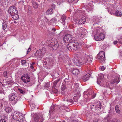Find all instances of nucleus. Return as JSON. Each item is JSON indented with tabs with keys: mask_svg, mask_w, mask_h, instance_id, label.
Returning a JSON list of instances; mask_svg holds the SVG:
<instances>
[{
	"mask_svg": "<svg viewBox=\"0 0 122 122\" xmlns=\"http://www.w3.org/2000/svg\"><path fill=\"white\" fill-rule=\"evenodd\" d=\"M72 36L70 35L67 34L63 38L64 41L66 43L68 44L66 45L67 49L70 51H75L78 49L79 47V43L76 41H71Z\"/></svg>",
	"mask_w": 122,
	"mask_h": 122,
	"instance_id": "nucleus-1",
	"label": "nucleus"
},
{
	"mask_svg": "<svg viewBox=\"0 0 122 122\" xmlns=\"http://www.w3.org/2000/svg\"><path fill=\"white\" fill-rule=\"evenodd\" d=\"M77 57H74L73 58L72 61L73 63L76 65L80 66L79 65H81L83 64H86L89 61L91 62L92 60V57L91 55H86L85 56V58L83 59L82 62L79 61L78 60Z\"/></svg>",
	"mask_w": 122,
	"mask_h": 122,
	"instance_id": "nucleus-2",
	"label": "nucleus"
},
{
	"mask_svg": "<svg viewBox=\"0 0 122 122\" xmlns=\"http://www.w3.org/2000/svg\"><path fill=\"white\" fill-rule=\"evenodd\" d=\"M97 59L100 63L102 64L104 63L105 60V52L100 51L97 55Z\"/></svg>",
	"mask_w": 122,
	"mask_h": 122,
	"instance_id": "nucleus-3",
	"label": "nucleus"
},
{
	"mask_svg": "<svg viewBox=\"0 0 122 122\" xmlns=\"http://www.w3.org/2000/svg\"><path fill=\"white\" fill-rule=\"evenodd\" d=\"M13 118L15 120L19 122H22L24 121L23 117L19 113L14 112L12 115Z\"/></svg>",
	"mask_w": 122,
	"mask_h": 122,
	"instance_id": "nucleus-4",
	"label": "nucleus"
},
{
	"mask_svg": "<svg viewBox=\"0 0 122 122\" xmlns=\"http://www.w3.org/2000/svg\"><path fill=\"white\" fill-rule=\"evenodd\" d=\"M76 32V34L81 38H83L85 34L84 30L81 28L78 29Z\"/></svg>",
	"mask_w": 122,
	"mask_h": 122,
	"instance_id": "nucleus-5",
	"label": "nucleus"
},
{
	"mask_svg": "<svg viewBox=\"0 0 122 122\" xmlns=\"http://www.w3.org/2000/svg\"><path fill=\"white\" fill-rule=\"evenodd\" d=\"M113 82H110V84H108V85L107 84H108V83H107L106 84V86L107 87H110V85L111 86L112 85L113 86L114 85V83H116V84L118 83L120 81V80L118 76H115L114 79L113 80Z\"/></svg>",
	"mask_w": 122,
	"mask_h": 122,
	"instance_id": "nucleus-6",
	"label": "nucleus"
},
{
	"mask_svg": "<svg viewBox=\"0 0 122 122\" xmlns=\"http://www.w3.org/2000/svg\"><path fill=\"white\" fill-rule=\"evenodd\" d=\"M86 21V17L85 16H83L81 18L78 20H75L74 21L76 24L77 25H81L84 24Z\"/></svg>",
	"mask_w": 122,
	"mask_h": 122,
	"instance_id": "nucleus-7",
	"label": "nucleus"
},
{
	"mask_svg": "<svg viewBox=\"0 0 122 122\" xmlns=\"http://www.w3.org/2000/svg\"><path fill=\"white\" fill-rule=\"evenodd\" d=\"M8 12L11 15L12 14H13L17 13L18 11L17 9L15 6H12L10 7L9 8Z\"/></svg>",
	"mask_w": 122,
	"mask_h": 122,
	"instance_id": "nucleus-8",
	"label": "nucleus"
},
{
	"mask_svg": "<svg viewBox=\"0 0 122 122\" xmlns=\"http://www.w3.org/2000/svg\"><path fill=\"white\" fill-rule=\"evenodd\" d=\"M104 35L102 33L96 34L95 35L94 38L96 41H99L103 39L104 37Z\"/></svg>",
	"mask_w": 122,
	"mask_h": 122,
	"instance_id": "nucleus-9",
	"label": "nucleus"
},
{
	"mask_svg": "<svg viewBox=\"0 0 122 122\" xmlns=\"http://www.w3.org/2000/svg\"><path fill=\"white\" fill-rule=\"evenodd\" d=\"M34 119L35 122H43L44 119L42 116L37 114L34 117Z\"/></svg>",
	"mask_w": 122,
	"mask_h": 122,
	"instance_id": "nucleus-10",
	"label": "nucleus"
},
{
	"mask_svg": "<svg viewBox=\"0 0 122 122\" xmlns=\"http://www.w3.org/2000/svg\"><path fill=\"white\" fill-rule=\"evenodd\" d=\"M101 104L100 105H92L91 106V107H90V108L92 110L93 109H95L97 110H99L101 108Z\"/></svg>",
	"mask_w": 122,
	"mask_h": 122,
	"instance_id": "nucleus-11",
	"label": "nucleus"
},
{
	"mask_svg": "<svg viewBox=\"0 0 122 122\" xmlns=\"http://www.w3.org/2000/svg\"><path fill=\"white\" fill-rule=\"evenodd\" d=\"M94 6L90 4H88L86 7V9L88 12L92 11L93 9Z\"/></svg>",
	"mask_w": 122,
	"mask_h": 122,
	"instance_id": "nucleus-12",
	"label": "nucleus"
},
{
	"mask_svg": "<svg viewBox=\"0 0 122 122\" xmlns=\"http://www.w3.org/2000/svg\"><path fill=\"white\" fill-rule=\"evenodd\" d=\"M35 56H38L39 57L42 58L43 56V54L41 52V50H37L36 53L35 54Z\"/></svg>",
	"mask_w": 122,
	"mask_h": 122,
	"instance_id": "nucleus-13",
	"label": "nucleus"
},
{
	"mask_svg": "<svg viewBox=\"0 0 122 122\" xmlns=\"http://www.w3.org/2000/svg\"><path fill=\"white\" fill-rule=\"evenodd\" d=\"M66 18V16L64 15H61V19L60 20V21L63 25L65 24V20Z\"/></svg>",
	"mask_w": 122,
	"mask_h": 122,
	"instance_id": "nucleus-14",
	"label": "nucleus"
},
{
	"mask_svg": "<svg viewBox=\"0 0 122 122\" xmlns=\"http://www.w3.org/2000/svg\"><path fill=\"white\" fill-rule=\"evenodd\" d=\"M9 100L10 101H13L15 99V95L14 93H10L9 96Z\"/></svg>",
	"mask_w": 122,
	"mask_h": 122,
	"instance_id": "nucleus-15",
	"label": "nucleus"
},
{
	"mask_svg": "<svg viewBox=\"0 0 122 122\" xmlns=\"http://www.w3.org/2000/svg\"><path fill=\"white\" fill-rule=\"evenodd\" d=\"M51 45L54 46V47H58L59 46V44L58 43V42L57 40L55 39L53 41H52L51 42Z\"/></svg>",
	"mask_w": 122,
	"mask_h": 122,
	"instance_id": "nucleus-16",
	"label": "nucleus"
},
{
	"mask_svg": "<svg viewBox=\"0 0 122 122\" xmlns=\"http://www.w3.org/2000/svg\"><path fill=\"white\" fill-rule=\"evenodd\" d=\"M90 77V74H86L85 75L83 76L82 79L83 81L85 82L87 81Z\"/></svg>",
	"mask_w": 122,
	"mask_h": 122,
	"instance_id": "nucleus-17",
	"label": "nucleus"
},
{
	"mask_svg": "<svg viewBox=\"0 0 122 122\" xmlns=\"http://www.w3.org/2000/svg\"><path fill=\"white\" fill-rule=\"evenodd\" d=\"M53 12V9L52 8H49L46 12V14L47 15H51Z\"/></svg>",
	"mask_w": 122,
	"mask_h": 122,
	"instance_id": "nucleus-18",
	"label": "nucleus"
},
{
	"mask_svg": "<svg viewBox=\"0 0 122 122\" xmlns=\"http://www.w3.org/2000/svg\"><path fill=\"white\" fill-rule=\"evenodd\" d=\"M66 84H63L62 86L61 87V90L62 92L61 94L62 95H65V90L66 88Z\"/></svg>",
	"mask_w": 122,
	"mask_h": 122,
	"instance_id": "nucleus-19",
	"label": "nucleus"
},
{
	"mask_svg": "<svg viewBox=\"0 0 122 122\" xmlns=\"http://www.w3.org/2000/svg\"><path fill=\"white\" fill-rule=\"evenodd\" d=\"M11 15L13 19L15 20H17L19 18V16L17 13H15V14H12Z\"/></svg>",
	"mask_w": 122,
	"mask_h": 122,
	"instance_id": "nucleus-20",
	"label": "nucleus"
},
{
	"mask_svg": "<svg viewBox=\"0 0 122 122\" xmlns=\"http://www.w3.org/2000/svg\"><path fill=\"white\" fill-rule=\"evenodd\" d=\"M61 78L57 79V80L54 82L53 83V86H56L57 83H60L61 82Z\"/></svg>",
	"mask_w": 122,
	"mask_h": 122,
	"instance_id": "nucleus-21",
	"label": "nucleus"
},
{
	"mask_svg": "<svg viewBox=\"0 0 122 122\" xmlns=\"http://www.w3.org/2000/svg\"><path fill=\"white\" fill-rule=\"evenodd\" d=\"M93 93V91L92 90V89H88L87 91H85L84 92L86 94L88 95L89 96L91 95H92V93Z\"/></svg>",
	"mask_w": 122,
	"mask_h": 122,
	"instance_id": "nucleus-22",
	"label": "nucleus"
},
{
	"mask_svg": "<svg viewBox=\"0 0 122 122\" xmlns=\"http://www.w3.org/2000/svg\"><path fill=\"white\" fill-rule=\"evenodd\" d=\"M7 120V117L5 116H3L2 117L1 119L0 120V122H6Z\"/></svg>",
	"mask_w": 122,
	"mask_h": 122,
	"instance_id": "nucleus-23",
	"label": "nucleus"
},
{
	"mask_svg": "<svg viewBox=\"0 0 122 122\" xmlns=\"http://www.w3.org/2000/svg\"><path fill=\"white\" fill-rule=\"evenodd\" d=\"M21 79L25 83L29 82L30 81V80H27L25 78V77H24V76H22Z\"/></svg>",
	"mask_w": 122,
	"mask_h": 122,
	"instance_id": "nucleus-24",
	"label": "nucleus"
},
{
	"mask_svg": "<svg viewBox=\"0 0 122 122\" xmlns=\"http://www.w3.org/2000/svg\"><path fill=\"white\" fill-rule=\"evenodd\" d=\"M7 22L6 21L2 23V29L3 30H5L6 29L7 26Z\"/></svg>",
	"mask_w": 122,
	"mask_h": 122,
	"instance_id": "nucleus-25",
	"label": "nucleus"
},
{
	"mask_svg": "<svg viewBox=\"0 0 122 122\" xmlns=\"http://www.w3.org/2000/svg\"><path fill=\"white\" fill-rule=\"evenodd\" d=\"M32 6L35 8H37L38 7V5L37 2L35 1H33L32 2Z\"/></svg>",
	"mask_w": 122,
	"mask_h": 122,
	"instance_id": "nucleus-26",
	"label": "nucleus"
},
{
	"mask_svg": "<svg viewBox=\"0 0 122 122\" xmlns=\"http://www.w3.org/2000/svg\"><path fill=\"white\" fill-rule=\"evenodd\" d=\"M115 14L117 16L121 17L122 15V14L121 12L118 10L116 11Z\"/></svg>",
	"mask_w": 122,
	"mask_h": 122,
	"instance_id": "nucleus-27",
	"label": "nucleus"
},
{
	"mask_svg": "<svg viewBox=\"0 0 122 122\" xmlns=\"http://www.w3.org/2000/svg\"><path fill=\"white\" fill-rule=\"evenodd\" d=\"M79 70L77 69H74L73 70L72 72L73 74L76 75H77L78 74Z\"/></svg>",
	"mask_w": 122,
	"mask_h": 122,
	"instance_id": "nucleus-28",
	"label": "nucleus"
},
{
	"mask_svg": "<svg viewBox=\"0 0 122 122\" xmlns=\"http://www.w3.org/2000/svg\"><path fill=\"white\" fill-rule=\"evenodd\" d=\"M69 80L68 79L66 78L64 81L62 83V84H66V85L69 83Z\"/></svg>",
	"mask_w": 122,
	"mask_h": 122,
	"instance_id": "nucleus-29",
	"label": "nucleus"
},
{
	"mask_svg": "<svg viewBox=\"0 0 122 122\" xmlns=\"http://www.w3.org/2000/svg\"><path fill=\"white\" fill-rule=\"evenodd\" d=\"M41 50V52L42 53V54H43V56L45 54L46 52V49L45 48H43L42 49H40Z\"/></svg>",
	"mask_w": 122,
	"mask_h": 122,
	"instance_id": "nucleus-30",
	"label": "nucleus"
},
{
	"mask_svg": "<svg viewBox=\"0 0 122 122\" xmlns=\"http://www.w3.org/2000/svg\"><path fill=\"white\" fill-rule=\"evenodd\" d=\"M55 87L56 86H53L52 87V90L53 92V94L57 93L58 92V91L55 88Z\"/></svg>",
	"mask_w": 122,
	"mask_h": 122,
	"instance_id": "nucleus-31",
	"label": "nucleus"
},
{
	"mask_svg": "<svg viewBox=\"0 0 122 122\" xmlns=\"http://www.w3.org/2000/svg\"><path fill=\"white\" fill-rule=\"evenodd\" d=\"M55 106L54 105H52L51 107L50 111H49V112L50 113H51L53 112H54V110L55 109Z\"/></svg>",
	"mask_w": 122,
	"mask_h": 122,
	"instance_id": "nucleus-32",
	"label": "nucleus"
},
{
	"mask_svg": "<svg viewBox=\"0 0 122 122\" xmlns=\"http://www.w3.org/2000/svg\"><path fill=\"white\" fill-rule=\"evenodd\" d=\"M115 110L117 113L119 114L120 113V110H119V107L117 105H116L115 106Z\"/></svg>",
	"mask_w": 122,
	"mask_h": 122,
	"instance_id": "nucleus-33",
	"label": "nucleus"
},
{
	"mask_svg": "<svg viewBox=\"0 0 122 122\" xmlns=\"http://www.w3.org/2000/svg\"><path fill=\"white\" fill-rule=\"evenodd\" d=\"M5 110L7 112L9 113L11 111V109L10 107H7L5 108Z\"/></svg>",
	"mask_w": 122,
	"mask_h": 122,
	"instance_id": "nucleus-34",
	"label": "nucleus"
},
{
	"mask_svg": "<svg viewBox=\"0 0 122 122\" xmlns=\"http://www.w3.org/2000/svg\"><path fill=\"white\" fill-rule=\"evenodd\" d=\"M30 106H31V107L33 109H34L35 108V104L34 103H33L31 102L30 103Z\"/></svg>",
	"mask_w": 122,
	"mask_h": 122,
	"instance_id": "nucleus-35",
	"label": "nucleus"
},
{
	"mask_svg": "<svg viewBox=\"0 0 122 122\" xmlns=\"http://www.w3.org/2000/svg\"><path fill=\"white\" fill-rule=\"evenodd\" d=\"M78 97L77 96H76L73 97V99L75 102H77L78 101Z\"/></svg>",
	"mask_w": 122,
	"mask_h": 122,
	"instance_id": "nucleus-36",
	"label": "nucleus"
},
{
	"mask_svg": "<svg viewBox=\"0 0 122 122\" xmlns=\"http://www.w3.org/2000/svg\"><path fill=\"white\" fill-rule=\"evenodd\" d=\"M35 62L34 61H33L31 64H30V68L31 69H33L34 68V65L35 64Z\"/></svg>",
	"mask_w": 122,
	"mask_h": 122,
	"instance_id": "nucleus-37",
	"label": "nucleus"
},
{
	"mask_svg": "<svg viewBox=\"0 0 122 122\" xmlns=\"http://www.w3.org/2000/svg\"><path fill=\"white\" fill-rule=\"evenodd\" d=\"M102 79L100 78H97V81L98 84H100L102 81Z\"/></svg>",
	"mask_w": 122,
	"mask_h": 122,
	"instance_id": "nucleus-38",
	"label": "nucleus"
},
{
	"mask_svg": "<svg viewBox=\"0 0 122 122\" xmlns=\"http://www.w3.org/2000/svg\"><path fill=\"white\" fill-rule=\"evenodd\" d=\"M24 77H25V78L27 80H30V77L29 76V75H28L27 74H26L25 76Z\"/></svg>",
	"mask_w": 122,
	"mask_h": 122,
	"instance_id": "nucleus-39",
	"label": "nucleus"
},
{
	"mask_svg": "<svg viewBox=\"0 0 122 122\" xmlns=\"http://www.w3.org/2000/svg\"><path fill=\"white\" fill-rule=\"evenodd\" d=\"M50 83L49 82H47L46 83L45 85L44 86L45 87H47L48 88L49 87L50 85Z\"/></svg>",
	"mask_w": 122,
	"mask_h": 122,
	"instance_id": "nucleus-40",
	"label": "nucleus"
},
{
	"mask_svg": "<svg viewBox=\"0 0 122 122\" xmlns=\"http://www.w3.org/2000/svg\"><path fill=\"white\" fill-rule=\"evenodd\" d=\"M56 20V19L55 18H52L51 20V22H55Z\"/></svg>",
	"mask_w": 122,
	"mask_h": 122,
	"instance_id": "nucleus-41",
	"label": "nucleus"
},
{
	"mask_svg": "<svg viewBox=\"0 0 122 122\" xmlns=\"http://www.w3.org/2000/svg\"><path fill=\"white\" fill-rule=\"evenodd\" d=\"M3 75L4 77H6L7 75V71H5L3 73Z\"/></svg>",
	"mask_w": 122,
	"mask_h": 122,
	"instance_id": "nucleus-42",
	"label": "nucleus"
},
{
	"mask_svg": "<svg viewBox=\"0 0 122 122\" xmlns=\"http://www.w3.org/2000/svg\"><path fill=\"white\" fill-rule=\"evenodd\" d=\"M21 62L22 64L24 65L26 63V61L25 60H22L21 61Z\"/></svg>",
	"mask_w": 122,
	"mask_h": 122,
	"instance_id": "nucleus-43",
	"label": "nucleus"
},
{
	"mask_svg": "<svg viewBox=\"0 0 122 122\" xmlns=\"http://www.w3.org/2000/svg\"><path fill=\"white\" fill-rule=\"evenodd\" d=\"M18 90L22 94H24L25 92L24 91L22 90L21 89H20Z\"/></svg>",
	"mask_w": 122,
	"mask_h": 122,
	"instance_id": "nucleus-44",
	"label": "nucleus"
},
{
	"mask_svg": "<svg viewBox=\"0 0 122 122\" xmlns=\"http://www.w3.org/2000/svg\"><path fill=\"white\" fill-rule=\"evenodd\" d=\"M99 78L101 79L103 78L104 77L103 75L102 74H101L99 75Z\"/></svg>",
	"mask_w": 122,
	"mask_h": 122,
	"instance_id": "nucleus-45",
	"label": "nucleus"
},
{
	"mask_svg": "<svg viewBox=\"0 0 122 122\" xmlns=\"http://www.w3.org/2000/svg\"><path fill=\"white\" fill-rule=\"evenodd\" d=\"M76 96H77L79 97L81 96L80 92L79 91L76 94Z\"/></svg>",
	"mask_w": 122,
	"mask_h": 122,
	"instance_id": "nucleus-46",
	"label": "nucleus"
},
{
	"mask_svg": "<svg viewBox=\"0 0 122 122\" xmlns=\"http://www.w3.org/2000/svg\"><path fill=\"white\" fill-rule=\"evenodd\" d=\"M67 2L69 3H72V2L74 1L75 0H67Z\"/></svg>",
	"mask_w": 122,
	"mask_h": 122,
	"instance_id": "nucleus-47",
	"label": "nucleus"
},
{
	"mask_svg": "<svg viewBox=\"0 0 122 122\" xmlns=\"http://www.w3.org/2000/svg\"><path fill=\"white\" fill-rule=\"evenodd\" d=\"M51 7L52 8V9H55V5L54 4H52L51 5Z\"/></svg>",
	"mask_w": 122,
	"mask_h": 122,
	"instance_id": "nucleus-48",
	"label": "nucleus"
},
{
	"mask_svg": "<svg viewBox=\"0 0 122 122\" xmlns=\"http://www.w3.org/2000/svg\"><path fill=\"white\" fill-rule=\"evenodd\" d=\"M79 86V84L78 83H76L75 84V87H78Z\"/></svg>",
	"mask_w": 122,
	"mask_h": 122,
	"instance_id": "nucleus-49",
	"label": "nucleus"
},
{
	"mask_svg": "<svg viewBox=\"0 0 122 122\" xmlns=\"http://www.w3.org/2000/svg\"><path fill=\"white\" fill-rule=\"evenodd\" d=\"M117 119L115 118L114 120H113L111 122H117Z\"/></svg>",
	"mask_w": 122,
	"mask_h": 122,
	"instance_id": "nucleus-50",
	"label": "nucleus"
},
{
	"mask_svg": "<svg viewBox=\"0 0 122 122\" xmlns=\"http://www.w3.org/2000/svg\"><path fill=\"white\" fill-rule=\"evenodd\" d=\"M31 51V49L30 48V47L28 48L27 51V53L28 54Z\"/></svg>",
	"mask_w": 122,
	"mask_h": 122,
	"instance_id": "nucleus-51",
	"label": "nucleus"
},
{
	"mask_svg": "<svg viewBox=\"0 0 122 122\" xmlns=\"http://www.w3.org/2000/svg\"><path fill=\"white\" fill-rule=\"evenodd\" d=\"M101 69L102 71H103L105 70V68L104 67V66H102L101 67Z\"/></svg>",
	"mask_w": 122,
	"mask_h": 122,
	"instance_id": "nucleus-52",
	"label": "nucleus"
},
{
	"mask_svg": "<svg viewBox=\"0 0 122 122\" xmlns=\"http://www.w3.org/2000/svg\"><path fill=\"white\" fill-rule=\"evenodd\" d=\"M118 42V41H114L113 42V43L114 45H116L117 43V42Z\"/></svg>",
	"mask_w": 122,
	"mask_h": 122,
	"instance_id": "nucleus-53",
	"label": "nucleus"
},
{
	"mask_svg": "<svg viewBox=\"0 0 122 122\" xmlns=\"http://www.w3.org/2000/svg\"><path fill=\"white\" fill-rule=\"evenodd\" d=\"M69 63L68 64V65H71L72 64V62L71 61H69Z\"/></svg>",
	"mask_w": 122,
	"mask_h": 122,
	"instance_id": "nucleus-54",
	"label": "nucleus"
},
{
	"mask_svg": "<svg viewBox=\"0 0 122 122\" xmlns=\"http://www.w3.org/2000/svg\"><path fill=\"white\" fill-rule=\"evenodd\" d=\"M52 30L53 31L55 32L56 30V29L55 28H52Z\"/></svg>",
	"mask_w": 122,
	"mask_h": 122,
	"instance_id": "nucleus-55",
	"label": "nucleus"
},
{
	"mask_svg": "<svg viewBox=\"0 0 122 122\" xmlns=\"http://www.w3.org/2000/svg\"><path fill=\"white\" fill-rule=\"evenodd\" d=\"M4 93L3 91L0 90V93Z\"/></svg>",
	"mask_w": 122,
	"mask_h": 122,
	"instance_id": "nucleus-56",
	"label": "nucleus"
},
{
	"mask_svg": "<svg viewBox=\"0 0 122 122\" xmlns=\"http://www.w3.org/2000/svg\"><path fill=\"white\" fill-rule=\"evenodd\" d=\"M98 120L97 119H96L95 121H94V120L93 121V122H98Z\"/></svg>",
	"mask_w": 122,
	"mask_h": 122,
	"instance_id": "nucleus-57",
	"label": "nucleus"
},
{
	"mask_svg": "<svg viewBox=\"0 0 122 122\" xmlns=\"http://www.w3.org/2000/svg\"><path fill=\"white\" fill-rule=\"evenodd\" d=\"M47 64V62L46 61H45L44 63L43 64L44 65H46Z\"/></svg>",
	"mask_w": 122,
	"mask_h": 122,
	"instance_id": "nucleus-58",
	"label": "nucleus"
},
{
	"mask_svg": "<svg viewBox=\"0 0 122 122\" xmlns=\"http://www.w3.org/2000/svg\"><path fill=\"white\" fill-rule=\"evenodd\" d=\"M14 22V23H15V24H16V21H15Z\"/></svg>",
	"mask_w": 122,
	"mask_h": 122,
	"instance_id": "nucleus-59",
	"label": "nucleus"
},
{
	"mask_svg": "<svg viewBox=\"0 0 122 122\" xmlns=\"http://www.w3.org/2000/svg\"><path fill=\"white\" fill-rule=\"evenodd\" d=\"M1 11H0V15H1Z\"/></svg>",
	"mask_w": 122,
	"mask_h": 122,
	"instance_id": "nucleus-60",
	"label": "nucleus"
},
{
	"mask_svg": "<svg viewBox=\"0 0 122 122\" xmlns=\"http://www.w3.org/2000/svg\"><path fill=\"white\" fill-rule=\"evenodd\" d=\"M17 99H16L15 100L16 101H15V103H16L17 102Z\"/></svg>",
	"mask_w": 122,
	"mask_h": 122,
	"instance_id": "nucleus-61",
	"label": "nucleus"
},
{
	"mask_svg": "<svg viewBox=\"0 0 122 122\" xmlns=\"http://www.w3.org/2000/svg\"><path fill=\"white\" fill-rule=\"evenodd\" d=\"M77 122V121H76L75 122Z\"/></svg>",
	"mask_w": 122,
	"mask_h": 122,
	"instance_id": "nucleus-62",
	"label": "nucleus"
},
{
	"mask_svg": "<svg viewBox=\"0 0 122 122\" xmlns=\"http://www.w3.org/2000/svg\"><path fill=\"white\" fill-rule=\"evenodd\" d=\"M72 25V27H74V26H73V25Z\"/></svg>",
	"mask_w": 122,
	"mask_h": 122,
	"instance_id": "nucleus-63",
	"label": "nucleus"
},
{
	"mask_svg": "<svg viewBox=\"0 0 122 122\" xmlns=\"http://www.w3.org/2000/svg\"><path fill=\"white\" fill-rule=\"evenodd\" d=\"M88 47H89V46H88L87 47L88 48Z\"/></svg>",
	"mask_w": 122,
	"mask_h": 122,
	"instance_id": "nucleus-64",
	"label": "nucleus"
}]
</instances>
